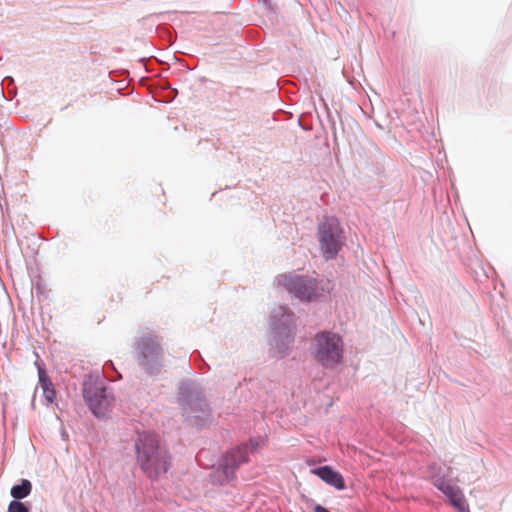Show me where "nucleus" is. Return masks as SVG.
Segmentation results:
<instances>
[{
    "label": "nucleus",
    "mask_w": 512,
    "mask_h": 512,
    "mask_svg": "<svg viewBox=\"0 0 512 512\" xmlns=\"http://www.w3.org/2000/svg\"><path fill=\"white\" fill-rule=\"evenodd\" d=\"M135 452L141 470L150 479H158L170 468L169 453L160 445L156 434L140 433L135 441Z\"/></svg>",
    "instance_id": "obj_1"
},
{
    "label": "nucleus",
    "mask_w": 512,
    "mask_h": 512,
    "mask_svg": "<svg viewBox=\"0 0 512 512\" xmlns=\"http://www.w3.org/2000/svg\"><path fill=\"white\" fill-rule=\"evenodd\" d=\"M314 358L325 368H334L343 358V342L332 332H320L314 337Z\"/></svg>",
    "instance_id": "obj_2"
},
{
    "label": "nucleus",
    "mask_w": 512,
    "mask_h": 512,
    "mask_svg": "<svg viewBox=\"0 0 512 512\" xmlns=\"http://www.w3.org/2000/svg\"><path fill=\"white\" fill-rule=\"evenodd\" d=\"M343 231L334 217L325 218L318 227L321 251L326 259L334 258L343 245Z\"/></svg>",
    "instance_id": "obj_3"
},
{
    "label": "nucleus",
    "mask_w": 512,
    "mask_h": 512,
    "mask_svg": "<svg viewBox=\"0 0 512 512\" xmlns=\"http://www.w3.org/2000/svg\"><path fill=\"white\" fill-rule=\"evenodd\" d=\"M248 462V447L247 445L238 446L228 453H226L220 464V470L222 477L219 482H228L235 476L236 470L243 463Z\"/></svg>",
    "instance_id": "obj_4"
},
{
    "label": "nucleus",
    "mask_w": 512,
    "mask_h": 512,
    "mask_svg": "<svg viewBox=\"0 0 512 512\" xmlns=\"http://www.w3.org/2000/svg\"><path fill=\"white\" fill-rule=\"evenodd\" d=\"M139 362L146 368H151L159 362L162 348L157 336H147L138 342Z\"/></svg>",
    "instance_id": "obj_5"
},
{
    "label": "nucleus",
    "mask_w": 512,
    "mask_h": 512,
    "mask_svg": "<svg viewBox=\"0 0 512 512\" xmlns=\"http://www.w3.org/2000/svg\"><path fill=\"white\" fill-rule=\"evenodd\" d=\"M84 398L91 411L97 417L104 416L110 407V400L105 389L96 385H89L84 389Z\"/></svg>",
    "instance_id": "obj_6"
},
{
    "label": "nucleus",
    "mask_w": 512,
    "mask_h": 512,
    "mask_svg": "<svg viewBox=\"0 0 512 512\" xmlns=\"http://www.w3.org/2000/svg\"><path fill=\"white\" fill-rule=\"evenodd\" d=\"M433 483L435 487L448 497L451 505L459 512H470L467 501L458 486L451 484L443 478H435Z\"/></svg>",
    "instance_id": "obj_7"
},
{
    "label": "nucleus",
    "mask_w": 512,
    "mask_h": 512,
    "mask_svg": "<svg viewBox=\"0 0 512 512\" xmlns=\"http://www.w3.org/2000/svg\"><path fill=\"white\" fill-rule=\"evenodd\" d=\"M311 473L317 475L325 483L335 487L338 490L345 488V481L343 476L333 470L330 466H322L311 470Z\"/></svg>",
    "instance_id": "obj_8"
},
{
    "label": "nucleus",
    "mask_w": 512,
    "mask_h": 512,
    "mask_svg": "<svg viewBox=\"0 0 512 512\" xmlns=\"http://www.w3.org/2000/svg\"><path fill=\"white\" fill-rule=\"evenodd\" d=\"M278 285L283 286L284 288H307L310 285V281L299 275H280L278 277Z\"/></svg>",
    "instance_id": "obj_9"
},
{
    "label": "nucleus",
    "mask_w": 512,
    "mask_h": 512,
    "mask_svg": "<svg viewBox=\"0 0 512 512\" xmlns=\"http://www.w3.org/2000/svg\"><path fill=\"white\" fill-rule=\"evenodd\" d=\"M39 384L43 391V396L48 404H52L56 397V392L52 382L48 379L44 372H39Z\"/></svg>",
    "instance_id": "obj_10"
},
{
    "label": "nucleus",
    "mask_w": 512,
    "mask_h": 512,
    "mask_svg": "<svg viewBox=\"0 0 512 512\" xmlns=\"http://www.w3.org/2000/svg\"><path fill=\"white\" fill-rule=\"evenodd\" d=\"M31 489V482L27 479H23L19 485H14L11 488L10 493L14 499H23L30 494Z\"/></svg>",
    "instance_id": "obj_11"
},
{
    "label": "nucleus",
    "mask_w": 512,
    "mask_h": 512,
    "mask_svg": "<svg viewBox=\"0 0 512 512\" xmlns=\"http://www.w3.org/2000/svg\"><path fill=\"white\" fill-rule=\"evenodd\" d=\"M293 292V296L295 298H298L299 300H302V301H311L312 299H314V290H302V289H299V290H291Z\"/></svg>",
    "instance_id": "obj_12"
},
{
    "label": "nucleus",
    "mask_w": 512,
    "mask_h": 512,
    "mask_svg": "<svg viewBox=\"0 0 512 512\" xmlns=\"http://www.w3.org/2000/svg\"><path fill=\"white\" fill-rule=\"evenodd\" d=\"M7 512H29V509L19 501H12Z\"/></svg>",
    "instance_id": "obj_13"
},
{
    "label": "nucleus",
    "mask_w": 512,
    "mask_h": 512,
    "mask_svg": "<svg viewBox=\"0 0 512 512\" xmlns=\"http://www.w3.org/2000/svg\"><path fill=\"white\" fill-rule=\"evenodd\" d=\"M280 310L283 312L282 316L284 317L283 321H281V324H289L291 322V315L286 314L285 309L282 307H280Z\"/></svg>",
    "instance_id": "obj_14"
},
{
    "label": "nucleus",
    "mask_w": 512,
    "mask_h": 512,
    "mask_svg": "<svg viewBox=\"0 0 512 512\" xmlns=\"http://www.w3.org/2000/svg\"><path fill=\"white\" fill-rule=\"evenodd\" d=\"M314 511L315 512H330L327 508H325V507H323V506H321L319 504H316L314 506Z\"/></svg>",
    "instance_id": "obj_15"
},
{
    "label": "nucleus",
    "mask_w": 512,
    "mask_h": 512,
    "mask_svg": "<svg viewBox=\"0 0 512 512\" xmlns=\"http://www.w3.org/2000/svg\"><path fill=\"white\" fill-rule=\"evenodd\" d=\"M250 445L253 449H258L260 447V444L257 441H250Z\"/></svg>",
    "instance_id": "obj_16"
}]
</instances>
